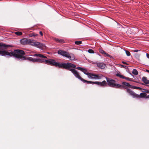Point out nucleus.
<instances>
[{"label":"nucleus","instance_id":"28","mask_svg":"<svg viewBox=\"0 0 149 149\" xmlns=\"http://www.w3.org/2000/svg\"><path fill=\"white\" fill-rule=\"evenodd\" d=\"M122 63L124 64H126V65H128V64L126 62H124V61H123L122 62Z\"/></svg>","mask_w":149,"mask_h":149},{"label":"nucleus","instance_id":"9","mask_svg":"<svg viewBox=\"0 0 149 149\" xmlns=\"http://www.w3.org/2000/svg\"><path fill=\"white\" fill-rule=\"evenodd\" d=\"M88 75V77L89 78L92 79H100L102 77V75H99L97 74H94L91 73H90Z\"/></svg>","mask_w":149,"mask_h":149},{"label":"nucleus","instance_id":"32","mask_svg":"<svg viewBox=\"0 0 149 149\" xmlns=\"http://www.w3.org/2000/svg\"><path fill=\"white\" fill-rule=\"evenodd\" d=\"M146 71L148 72L149 73V70H146Z\"/></svg>","mask_w":149,"mask_h":149},{"label":"nucleus","instance_id":"10","mask_svg":"<svg viewBox=\"0 0 149 149\" xmlns=\"http://www.w3.org/2000/svg\"><path fill=\"white\" fill-rule=\"evenodd\" d=\"M29 41H30V39L24 38L20 40V42L22 44L25 45H29Z\"/></svg>","mask_w":149,"mask_h":149},{"label":"nucleus","instance_id":"15","mask_svg":"<svg viewBox=\"0 0 149 149\" xmlns=\"http://www.w3.org/2000/svg\"><path fill=\"white\" fill-rule=\"evenodd\" d=\"M97 66L102 69H103L105 68V65L103 63H99L97 64Z\"/></svg>","mask_w":149,"mask_h":149},{"label":"nucleus","instance_id":"33","mask_svg":"<svg viewBox=\"0 0 149 149\" xmlns=\"http://www.w3.org/2000/svg\"><path fill=\"white\" fill-rule=\"evenodd\" d=\"M121 66L123 67H124V65H121Z\"/></svg>","mask_w":149,"mask_h":149},{"label":"nucleus","instance_id":"5","mask_svg":"<svg viewBox=\"0 0 149 149\" xmlns=\"http://www.w3.org/2000/svg\"><path fill=\"white\" fill-rule=\"evenodd\" d=\"M46 63L51 65H54L60 68L64 69L66 63H59L56 62L54 60L50 59L49 60H47L46 61Z\"/></svg>","mask_w":149,"mask_h":149},{"label":"nucleus","instance_id":"6","mask_svg":"<svg viewBox=\"0 0 149 149\" xmlns=\"http://www.w3.org/2000/svg\"><path fill=\"white\" fill-rule=\"evenodd\" d=\"M58 53L59 54L68 58L70 60H73L75 59L74 56H70L68 52L66 51L59 50L58 51Z\"/></svg>","mask_w":149,"mask_h":149},{"label":"nucleus","instance_id":"1","mask_svg":"<svg viewBox=\"0 0 149 149\" xmlns=\"http://www.w3.org/2000/svg\"><path fill=\"white\" fill-rule=\"evenodd\" d=\"M25 53L24 51L19 49L15 50L13 51L12 56L17 58L20 60H27L33 62H38L43 63H46L47 60H45L43 58H47V57L41 54H36L33 56H37L40 58H35L29 56H24Z\"/></svg>","mask_w":149,"mask_h":149},{"label":"nucleus","instance_id":"25","mask_svg":"<svg viewBox=\"0 0 149 149\" xmlns=\"http://www.w3.org/2000/svg\"><path fill=\"white\" fill-rule=\"evenodd\" d=\"M88 52L90 53H94V52L93 50L92 49H89L88 50Z\"/></svg>","mask_w":149,"mask_h":149},{"label":"nucleus","instance_id":"4","mask_svg":"<svg viewBox=\"0 0 149 149\" xmlns=\"http://www.w3.org/2000/svg\"><path fill=\"white\" fill-rule=\"evenodd\" d=\"M106 79L107 80V83L104 80L106 83L104 86H106V84H107L109 86L111 87L116 88H119L120 89L122 88V85L116 84V81L115 80L112 79L108 78L107 77H106Z\"/></svg>","mask_w":149,"mask_h":149},{"label":"nucleus","instance_id":"14","mask_svg":"<svg viewBox=\"0 0 149 149\" xmlns=\"http://www.w3.org/2000/svg\"><path fill=\"white\" fill-rule=\"evenodd\" d=\"M143 82L146 84H149V80L147 79V78L146 77H143L142 78Z\"/></svg>","mask_w":149,"mask_h":149},{"label":"nucleus","instance_id":"23","mask_svg":"<svg viewBox=\"0 0 149 149\" xmlns=\"http://www.w3.org/2000/svg\"><path fill=\"white\" fill-rule=\"evenodd\" d=\"M15 34L17 36H20L22 35V33L21 32L17 31L15 33Z\"/></svg>","mask_w":149,"mask_h":149},{"label":"nucleus","instance_id":"11","mask_svg":"<svg viewBox=\"0 0 149 149\" xmlns=\"http://www.w3.org/2000/svg\"><path fill=\"white\" fill-rule=\"evenodd\" d=\"M116 76L117 77H119L120 78L123 79H126L128 81H133L132 80V79L131 78H129V77H125V76H124V75L120 74H119L118 73H117L116 74Z\"/></svg>","mask_w":149,"mask_h":149},{"label":"nucleus","instance_id":"18","mask_svg":"<svg viewBox=\"0 0 149 149\" xmlns=\"http://www.w3.org/2000/svg\"><path fill=\"white\" fill-rule=\"evenodd\" d=\"M100 52L102 54H103L105 55H106L107 56L110 57V55L107 53L105 52L104 51L102 50L101 49H99Z\"/></svg>","mask_w":149,"mask_h":149},{"label":"nucleus","instance_id":"16","mask_svg":"<svg viewBox=\"0 0 149 149\" xmlns=\"http://www.w3.org/2000/svg\"><path fill=\"white\" fill-rule=\"evenodd\" d=\"M122 84L123 85H122V86H124L125 87H126L127 88V87L131 88L132 86V85H130V84L128 83L124 82L122 83Z\"/></svg>","mask_w":149,"mask_h":149},{"label":"nucleus","instance_id":"31","mask_svg":"<svg viewBox=\"0 0 149 149\" xmlns=\"http://www.w3.org/2000/svg\"><path fill=\"white\" fill-rule=\"evenodd\" d=\"M146 98H149V95H147L146 96Z\"/></svg>","mask_w":149,"mask_h":149},{"label":"nucleus","instance_id":"12","mask_svg":"<svg viewBox=\"0 0 149 149\" xmlns=\"http://www.w3.org/2000/svg\"><path fill=\"white\" fill-rule=\"evenodd\" d=\"M136 98H144L146 97L147 94L144 93H141L140 95H138L137 94Z\"/></svg>","mask_w":149,"mask_h":149},{"label":"nucleus","instance_id":"19","mask_svg":"<svg viewBox=\"0 0 149 149\" xmlns=\"http://www.w3.org/2000/svg\"><path fill=\"white\" fill-rule=\"evenodd\" d=\"M132 73L133 74L136 75H138V73L137 71L135 69H134L133 70Z\"/></svg>","mask_w":149,"mask_h":149},{"label":"nucleus","instance_id":"21","mask_svg":"<svg viewBox=\"0 0 149 149\" xmlns=\"http://www.w3.org/2000/svg\"><path fill=\"white\" fill-rule=\"evenodd\" d=\"M29 36L31 37H35L38 36V35L36 34L32 33L29 34Z\"/></svg>","mask_w":149,"mask_h":149},{"label":"nucleus","instance_id":"7","mask_svg":"<svg viewBox=\"0 0 149 149\" xmlns=\"http://www.w3.org/2000/svg\"><path fill=\"white\" fill-rule=\"evenodd\" d=\"M29 41V45H31L33 46L39 48L45 47V46L44 44L42 43H40V42H36L33 40H31L30 39V41Z\"/></svg>","mask_w":149,"mask_h":149},{"label":"nucleus","instance_id":"3","mask_svg":"<svg viewBox=\"0 0 149 149\" xmlns=\"http://www.w3.org/2000/svg\"><path fill=\"white\" fill-rule=\"evenodd\" d=\"M12 45H6L3 43H0V55L2 56H8V57H12L13 51L10 52L5 50L9 47H11Z\"/></svg>","mask_w":149,"mask_h":149},{"label":"nucleus","instance_id":"13","mask_svg":"<svg viewBox=\"0 0 149 149\" xmlns=\"http://www.w3.org/2000/svg\"><path fill=\"white\" fill-rule=\"evenodd\" d=\"M76 69L78 70H80L81 71H82L84 73V74L88 75V76L89 75V74H90V73L88 72L86 70L83 69V68H82L80 67H77L76 68Z\"/></svg>","mask_w":149,"mask_h":149},{"label":"nucleus","instance_id":"2","mask_svg":"<svg viewBox=\"0 0 149 149\" xmlns=\"http://www.w3.org/2000/svg\"><path fill=\"white\" fill-rule=\"evenodd\" d=\"M76 67V65L70 63H66L64 69L72 72L74 76L78 79H80L84 83H86L88 84H96L99 86H103L106 83L104 81H103L102 82L98 81H88L82 78L79 74L77 71L75 69L73 68H75Z\"/></svg>","mask_w":149,"mask_h":149},{"label":"nucleus","instance_id":"30","mask_svg":"<svg viewBox=\"0 0 149 149\" xmlns=\"http://www.w3.org/2000/svg\"><path fill=\"white\" fill-rule=\"evenodd\" d=\"M138 51H139L137 50H134V52H138Z\"/></svg>","mask_w":149,"mask_h":149},{"label":"nucleus","instance_id":"29","mask_svg":"<svg viewBox=\"0 0 149 149\" xmlns=\"http://www.w3.org/2000/svg\"><path fill=\"white\" fill-rule=\"evenodd\" d=\"M146 56L148 58H149V54H148V53H147Z\"/></svg>","mask_w":149,"mask_h":149},{"label":"nucleus","instance_id":"20","mask_svg":"<svg viewBox=\"0 0 149 149\" xmlns=\"http://www.w3.org/2000/svg\"><path fill=\"white\" fill-rule=\"evenodd\" d=\"M132 88H133L134 89H139V90H141L142 88L139 87H136V86H132Z\"/></svg>","mask_w":149,"mask_h":149},{"label":"nucleus","instance_id":"24","mask_svg":"<svg viewBox=\"0 0 149 149\" xmlns=\"http://www.w3.org/2000/svg\"><path fill=\"white\" fill-rule=\"evenodd\" d=\"M75 43L77 45H79L81 44V41H76L75 42Z\"/></svg>","mask_w":149,"mask_h":149},{"label":"nucleus","instance_id":"26","mask_svg":"<svg viewBox=\"0 0 149 149\" xmlns=\"http://www.w3.org/2000/svg\"><path fill=\"white\" fill-rule=\"evenodd\" d=\"M145 92L146 93H149V90H145Z\"/></svg>","mask_w":149,"mask_h":149},{"label":"nucleus","instance_id":"22","mask_svg":"<svg viewBox=\"0 0 149 149\" xmlns=\"http://www.w3.org/2000/svg\"><path fill=\"white\" fill-rule=\"evenodd\" d=\"M125 50V52L127 56H129L131 55V54H130V52L129 51H128L127 50Z\"/></svg>","mask_w":149,"mask_h":149},{"label":"nucleus","instance_id":"34","mask_svg":"<svg viewBox=\"0 0 149 149\" xmlns=\"http://www.w3.org/2000/svg\"><path fill=\"white\" fill-rule=\"evenodd\" d=\"M141 84L142 85H144V83H141Z\"/></svg>","mask_w":149,"mask_h":149},{"label":"nucleus","instance_id":"27","mask_svg":"<svg viewBox=\"0 0 149 149\" xmlns=\"http://www.w3.org/2000/svg\"><path fill=\"white\" fill-rule=\"evenodd\" d=\"M39 33L41 35V36H43V33L42 31H40Z\"/></svg>","mask_w":149,"mask_h":149},{"label":"nucleus","instance_id":"17","mask_svg":"<svg viewBox=\"0 0 149 149\" xmlns=\"http://www.w3.org/2000/svg\"><path fill=\"white\" fill-rule=\"evenodd\" d=\"M55 41L58 42H59L61 43H63L65 42L64 40L62 39H59L57 38H55L54 39Z\"/></svg>","mask_w":149,"mask_h":149},{"label":"nucleus","instance_id":"8","mask_svg":"<svg viewBox=\"0 0 149 149\" xmlns=\"http://www.w3.org/2000/svg\"><path fill=\"white\" fill-rule=\"evenodd\" d=\"M122 88H124L126 89V92L129 94V95L132 96L133 98H136L137 94L134 92L130 88H128L126 87H125L124 86H122Z\"/></svg>","mask_w":149,"mask_h":149}]
</instances>
